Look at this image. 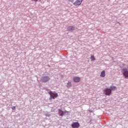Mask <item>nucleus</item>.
Returning <instances> with one entry per match:
<instances>
[{"mask_svg":"<svg viewBox=\"0 0 128 128\" xmlns=\"http://www.w3.org/2000/svg\"><path fill=\"white\" fill-rule=\"evenodd\" d=\"M48 94L50 96L49 98L50 102H52V100H54L58 96V94L56 92H52V91H50V92H48Z\"/></svg>","mask_w":128,"mask_h":128,"instance_id":"nucleus-1","label":"nucleus"},{"mask_svg":"<svg viewBox=\"0 0 128 128\" xmlns=\"http://www.w3.org/2000/svg\"><path fill=\"white\" fill-rule=\"evenodd\" d=\"M50 80V78L49 76H44L42 77L41 82H48Z\"/></svg>","mask_w":128,"mask_h":128,"instance_id":"nucleus-2","label":"nucleus"},{"mask_svg":"<svg viewBox=\"0 0 128 128\" xmlns=\"http://www.w3.org/2000/svg\"><path fill=\"white\" fill-rule=\"evenodd\" d=\"M104 92L106 96H110V94H112V90L110 88H106L104 90Z\"/></svg>","mask_w":128,"mask_h":128,"instance_id":"nucleus-3","label":"nucleus"},{"mask_svg":"<svg viewBox=\"0 0 128 128\" xmlns=\"http://www.w3.org/2000/svg\"><path fill=\"white\" fill-rule=\"evenodd\" d=\"M71 126L72 128H78L80 126V123L78 122H73L71 124Z\"/></svg>","mask_w":128,"mask_h":128,"instance_id":"nucleus-4","label":"nucleus"},{"mask_svg":"<svg viewBox=\"0 0 128 128\" xmlns=\"http://www.w3.org/2000/svg\"><path fill=\"white\" fill-rule=\"evenodd\" d=\"M82 2V0H76L73 4L75 6H80Z\"/></svg>","mask_w":128,"mask_h":128,"instance_id":"nucleus-5","label":"nucleus"},{"mask_svg":"<svg viewBox=\"0 0 128 128\" xmlns=\"http://www.w3.org/2000/svg\"><path fill=\"white\" fill-rule=\"evenodd\" d=\"M75 28L74 26H69L67 28L68 32H72L74 30Z\"/></svg>","mask_w":128,"mask_h":128,"instance_id":"nucleus-6","label":"nucleus"},{"mask_svg":"<svg viewBox=\"0 0 128 128\" xmlns=\"http://www.w3.org/2000/svg\"><path fill=\"white\" fill-rule=\"evenodd\" d=\"M73 80L74 82H80V78L76 76L74 77Z\"/></svg>","mask_w":128,"mask_h":128,"instance_id":"nucleus-7","label":"nucleus"},{"mask_svg":"<svg viewBox=\"0 0 128 128\" xmlns=\"http://www.w3.org/2000/svg\"><path fill=\"white\" fill-rule=\"evenodd\" d=\"M100 76H102V78H104V76H106V71L103 70L101 72Z\"/></svg>","mask_w":128,"mask_h":128,"instance_id":"nucleus-8","label":"nucleus"},{"mask_svg":"<svg viewBox=\"0 0 128 128\" xmlns=\"http://www.w3.org/2000/svg\"><path fill=\"white\" fill-rule=\"evenodd\" d=\"M58 114L60 116H64V112L60 109L58 110Z\"/></svg>","mask_w":128,"mask_h":128,"instance_id":"nucleus-9","label":"nucleus"},{"mask_svg":"<svg viewBox=\"0 0 128 128\" xmlns=\"http://www.w3.org/2000/svg\"><path fill=\"white\" fill-rule=\"evenodd\" d=\"M72 82L68 81V82L67 83V88H72Z\"/></svg>","mask_w":128,"mask_h":128,"instance_id":"nucleus-10","label":"nucleus"},{"mask_svg":"<svg viewBox=\"0 0 128 128\" xmlns=\"http://www.w3.org/2000/svg\"><path fill=\"white\" fill-rule=\"evenodd\" d=\"M90 58L91 60H92L93 62H94V60H96V58L94 57V56L92 54H91Z\"/></svg>","mask_w":128,"mask_h":128,"instance_id":"nucleus-11","label":"nucleus"},{"mask_svg":"<svg viewBox=\"0 0 128 128\" xmlns=\"http://www.w3.org/2000/svg\"><path fill=\"white\" fill-rule=\"evenodd\" d=\"M110 88L111 90V91H112V90H116V87L114 86H110Z\"/></svg>","mask_w":128,"mask_h":128,"instance_id":"nucleus-12","label":"nucleus"},{"mask_svg":"<svg viewBox=\"0 0 128 128\" xmlns=\"http://www.w3.org/2000/svg\"><path fill=\"white\" fill-rule=\"evenodd\" d=\"M45 116H50L51 114L48 113H47L45 114Z\"/></svg>","mask_w":128,"mask_h":128,"instance_id":"nucleus-13","label":"nucleus"},{"mask_svg":"<svg viewBox=\"0 0 128 128\" xmlns=\"http://www.w3.org/2000/svg\"><path fill=\"white\" fill-rule=\"evenodd\" d=\"M12 108L13 110H16V106H12Z\"/></svg>","mask_w":128,"mask_h":128,"instance_id":"nucleus-14","label":"nucleus"},{"mask_svg":"<svg viewBox=\"0 0 128 128\" xmlns=\"http://www.w3.org/2000/svg\"><path fill=\"white\" fill-rule=\"evenodd\" d=\"M32 2H38V0H32Z\"/></svg>","mask_w":128,"mask_h":128,"instance_id":"nucleus-15","label":"nucleus"},{"mask_svg":"<svg viewBox=\"0 0 128 128\" xmlns=\"http://www.w3.org/2000/svg\"><path fill=\"white\" fill-rule=\"evenodd\" d=\"M46 91L48 92H48H52L50 90L48 89H47Z\"/></svg>","mask_w":128,"mask_h":128,"instance_id":"nucleus-16","label":"nucleus"},{"mask_svg":"<svg viewBox=\"0 0 128 128\" xmlns=\"http://www.w3.org/2000/svg\"><path fill=\"white\" fill-rule=\"evenodd\" d=\"M64 114H68V111L66 110V111L64 112Z\"/></svg>","mask_w":128,"mask_h":128,"instance_id":"nucleus-17","label":"nucleus"},{"mask_svg":"<svg viewBox=\"0 0 128 128\" xmlns=\"http://www.w3.org/2000/svg\"><path fill=\"white\" fill-rule=\"evenodd\" d=\"M68 0V2H74V0Z\"/></svg>","mask_w":128,"mask_h":128,"instance_id":"nucleus-18","label":"nucleus"},{"mask_svg":"<svg viewBox=\"0 0 128 128\" xmlns=\"http://www.w3.org/2000/svg\"><path fill=\"white\" fill-rule=\"evenodd\" d=\"M90 112H92V110H89Z\"/></svg>","mask_w":128,"mask_h":128,"instance_id":"nucleus-19","label":"nucleus"},{"mask_svg":"<svg viewBox=\"0 0 128 128\" xmlns=\"http://www.w3.org/2000/svg\"><path fill=\"white\" fill-rule=\"evenodd\" d=\"M39 0V2H40V0Z\"/></svg>","mask_w":128,"mask_h":128,"instance_id":"nucleus-20","label":"nucleus"}]
</instances>
